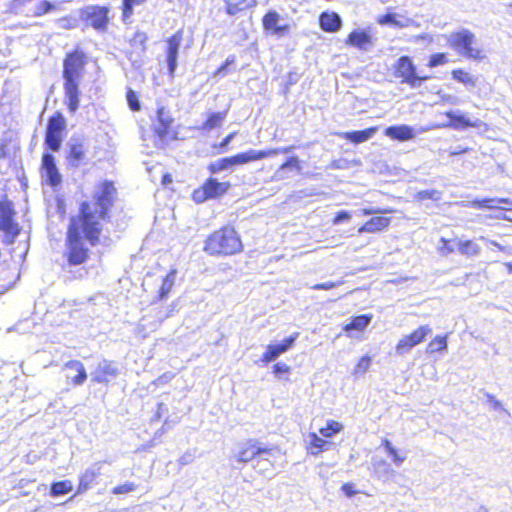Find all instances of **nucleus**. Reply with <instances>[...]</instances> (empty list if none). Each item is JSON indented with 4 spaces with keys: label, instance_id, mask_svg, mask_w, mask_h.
I'll use <instances>...</instances> for the list:
<instances>
[{
    "label": "nucleus",
    "instance_id": "obj_10",
    "mask_svg": "<svg viewBox=\"0 0 512 512\" xmlns=\"http://www.w3.org/2000/svg\"><path fill=\"white\" fill-rule=\"evenodd\" d=\"M393 69L394 76L401 78V83L409 85L412 89L417 88V67L410 56H400L394 63Z\"/></svg>",
    "mask_w": 512,
    "mask_h": 512
},
{
    "label": "nucleus",
    "instance_id": "obj_4",
    "mask_svg": "<svg viewBox=\"0 0 512 512\" xmlns=\"http://www.w3.org/2000/svg\"><path fill=\"white\" fill-rule=\"evenodd\" d=\"M116 196L117 189L112 181L104 180L95 187L92 195L93 204L89 203L99 222L100 220L110 221V212L114 206Z\"/></svg>",
    "mask_w": 512,
    "mask_h": 512
},
{
    "label": "nucleus",
    "instance_id": "obj_46",
    "mask_svg": "<svg viewBox=\"0 0 512 512\" xmlns=\"http://www.w3.org/2000/svg\"><path fill=\"white\" fill-rule=\"evenodd\" d=\"M447 62H448L447 54L439 52V53L432 54L429 57L427 66L430 68H435V67L444 65Z\"/></svg>",
    "mask_w": 512,
    "mask_h": 512
},
{
    "label": "nucleus",
    "instance_id": "obj_50",
    "mask_svg": "<svg viewBox=\"0 0 512 512\" xmlns=\"http://www.w3.org/2000/svg\"><path fill=\"white\" fill-rule=\"evenodd\" d=\"M236 61L235 55H229L224 63L214 72V77H222L228 74V67Z\"/></svg>",
    "mask_w": 512,
    "mask_h": 512
},
{
    "label": "nucleus",
    "instance_id": "obj_35",
    "mask_svg": "<svg viewBox=\"0 0 512 512\" xmlns=\"http://www.w3.org/2000/svg\"><path fill=\"white\" fill-rule=\"evenodd\" d=\"M457 251L465 256L473 257L480 253V246L473 240L455 242Z\"/></svg>",
    "mask_w": 512,
    "mask_h": 512
},
{
    "label": "nucleus",
    "instance_id": "obj_43",
    "mask_svg": "<svg viewBox=\"0 0 512 512\" xmlns=\"http://www.w3.org/2000/svg\"><path fill=\"white\" fill-rule=\"evenodd\" d=\"M224 118H225V113H221V112L210 113L207 117V120L204 123V127L208 128V129H214L221 125Z\"/></svg>",
    "mask_w": 512,
    "mask_h": 512
},
{
    "label": "nucleus",
    "instance_id": "obj_25",
    "mask_svg": "<svg viewBox=\"0 0 512 512\" xmlns=\"http://www.w3.org/2000/svg\"><path fill=\"white\" fill-rule=\"evenodd\" d=\"M67 378L71 379L75 386L84 384L87 379V373L82 362L71 360L65 364Z\"/></svg>",
    "mask_w": 512,
    "mask_h": 512
},
{
    "label": "nucleus",
    "instance_id": "obj_36",
    "mask_svg": "<svg viewBox=\"0 0 512 512\" xmlns=\"http://www.w3.org/2000/svg\"><path fill=\"white\" fill-rule=\"evenodd\" d=\"M73 490V484L70 480H61L53 482L50 486V495L60 497L70 493Z\"/></svg>",
    "mask_w": 512,
    "mask_h": 512
},
{
    "label": "nucleus",
    "instance_id": "obj_28",
    "mask_svg": "<svg viewBox=\"0 0 512 512\" xmlns=\"http://www.w3.org/2000/svg\"><path fill=\"white\" fill-rule=\"evenodd\" d=\"M376 132L377 127H369L364 130L342 132L340 136L353 144H361L371 139Z\"/></svg>",
    "mask_w": 512,
    "mask_h": 512
},
{
    "label": "nucleus",
    "instance_id": "obj_40",
    "mask_svg": "<svg viewBox=\"0 0 512 512\" xmlns=\"http://www.w3.org/2000/svg\"><path fill=\"white\" fill-rule=\"evenodd\" d=\"M207 170L213 175L220 173L221 171L231 170L228 157H223L211 162L207 166Z\"/></svg>",
    "mask_w": 512,
    "mask_h": 512
},
{
    "label": "nucleus",
    "instance_id": "obj_9",
    "mask_svg": "<svg viewBox=\"0 0 512 512\" xmlns=\"http://www.w3.org/2000/svg\"><path fill=\"white\" fill-rule=\"evenodd\" d=\"M108 6L88 5L80 10V19L98 32L107 30L110 18Z\"/></svg>",
    "mask_w": 512,
    "mask_h": 512
},
{
    "label": "nucleus",
    "instance_id": "obj_2",
    "mask_svg": "<svg viewBox=\"0 0 512 512\" xmlns=\"http://www.w3.org/2000/svg\"><path fill=\"white\" fill-rule=\"evenodd\" d=\"M86 64L87 55L79 47L68 52L63 61L62 77L64 80L65 104L71 114H74L79 108L81 94L79 86Z\"/></svg>",
    "mask_w": 512,
    "mask_h": 512
},
{
    "label": "nucleus",
    "instance_id": "obj_22",
    "mask_svg": "<svg viewBox=\"0 0 512 512\" xmlns=\"http://www.w3.org/2000/svg\"><path fill=\"white\" fill-rule=\"evenodd\" d=\"M319 27L326 33H336L341 30L343 21L341 16L334 11H323L320 13Z\"/></svg>",
    "mask_w": 512,
    "mask_h": 512
},
{
    "label": "nucleus",
    "instance_id": "obj_58",
    "mask_svg": "<svg viewBox=\"0 0 512 512\" xmlns=\"http://www.w3.org/2000/svg\"><path fill=\"white\" fill-rule=\"evenodd\" d=\"M494 202H497L499 204H511L512 205V200H510L508 198H498V199H484V200H482V206L486 207V208H493Z\"/></svg>",
    "mask_w": 512,
    "mask_h": 512
},
{
    "label": "nucleus",
    "instance_id": "obj_47",
    "mask_svg": "<svg viewBox=\"0 0 512 512\" xmlns=\"http://www.w3.org/2000/svg\"><path fill=\"white\" fill-rule=\"evenodd\" d=\"M54 8H55L54 3H52L48 0H42L36 5L34 15L37 17H40L44 14L49 13Z\"/></svg>",
    "mask_w": 512,
    "mask_h": 512
},
{
    "label": "nucleus",
    "instance_id": "obj_44",
    "mask_svg": "<svg viewBox=\"0 0 512 512\" xmlns=\"http://www.w3.org/2000/svg\"><path fill=\"white\" fill-rule=\"evenodd\" d=\"M442 198V192L436 189H430V190H421L417 193V199L418 200H427L430 199L432 201H440Z\"/></svg>",
    "mask_w": 512,
    "mask_h": 512
},
{
    "label": "nucleus",
    "instance_id": "obj_59",
    "mask_svg": "<svg viewBox=\"0 0 512 512\" xmlns=\"http://www.w3.org/2000/svg\"><path fill=\"white\" fill-rule=\"evenodd\" d=\"M388 455L397 467H400L406 459V455H400L396 448L393 449V452H389Z\"/></svg>",
    "mask_w": 512,
    "mask_h": 512
},
{
    "label": "nucleus",
    "instance_id": "obj_14",
    "mask_svg": "<svg viewBox=\"0 0 512 512\" xmlns=\"http://www.w3.org/2000/svg\"><path fill=\"white\" fill-rule=\"evenodd\" d=\"M41 177L50 187H57L62 182V176L56 165V159L52 153L44 152L41 159Z\"/></svg>",
    "mask_w": 512,
    "mask_h": 512
},
{
    "label": "nucleus",
    "instance_id": "obj_27",
    "mask_svg": "<svg viewBox=\"0 0 512 512\" xmlns=\"http://www.w3.org/2000/svg\"><path fill=\"white\" fill-rule=\"evenodd\" d=\"M231 170L254 161L262 160L261 150L249 149L232 156H227Z\"/></svg>",
    "mask_w": 512,
    "mask_h": 512
},
{
    "label": "nucleus",
    "instance_id": "obj_56",
    "mask_svg": "<svg viewBox=\"0 0 512 512\" xmlns=\"http://www.w3.org/2000/svg\"><path fill=\"white\" fill-rule=\"evenodd\" d=\"M236 134L237 132H232L228 134L226 137L223 138V140L218 145H215V147L219 148L221 153L227 152L228 146L233 141Z\"/></svg>",
    "mask_w": 512,
    "mask_h": 512
},
{
    "label": "nucleus",
    "instance_id": "obj_16",
    "mask_svg": "<svg viewBox=\"0 0 512 512\" xmlns=\"http://www.w3.org/2000/svg\"><path fill=\"white\" fill-rule=\"evenodd\" d=\"M281 15L276 10H269L262 18L263 30L272 36L278 38L284 37L289 34L290 25L287 23L281 24Z\"/></svg>",
    "mask_w": 512,
    "mask_h": 512
},
{
    "label": "nucleus",
    "instance_id": "obj_55",
    "mask_svg": "<svg viewBox=\"0 0 512 512\" xmlns=\"http://www.w3.org/2000/svg\"><path fill=\"white\" fill-rule=\"evenodd\" d=\"M352 215L349 211L347 210H340L336 213L334 219H333V224L334 225H339V224H342L344 222H347L351 219Z\"/></svg>",
    "mask_w": 512,
    "mask_h": 512
},
{
    "label": "nucleus",
    "instance_id": "obj_12",
    "mask_svg": "<svg viewBox=\"0 0 512 512\" xmlns=\"http://www.w3.org/2000/svg\"><path fill=\"white\" fill-rule=\"evenodd\" d=\"M432 333L429 325H422L411 334L404 336L396 345L395 351L399 356L405 355L418 344L422 343L428 335Z\"/></svg>",
    "mask_w": 512,
    "mask_h": 512
},
{
    "label": "nucleus",
    "instance_id": "obj_18",
    "mask_svg": "<svg viewBox=\"0 0 512 512\" xmlns=\"http://www.w3.org/2000/svg\"><path fill=\"white\" fill-rule=\"evenodd\" d=\"M120 374V369L113 361L102 360L97 368L91 373V381L99 384H108L115 380Z\"/></svg>",
    "mask_w": 512,
    "mask_h": 512
},
{
    "label": "nucleus",
    "instance_id": "obj_23",
    "mask_svg": "<svg viewBox=\"0 0 512 512\" xmlns=\"http://www.w3.org/2000/svg\"><path fill=\"white\" fill-rule=\"evenodd\" d=\"M104 463H108V461H104ZM102 464L103 462H96L85 470L80 476L77 493H83L91 487L96 478L101 475Z\"/></svg>",
    "mask_w": 512,
    "mask_h": 512
},
{
    "label": "nucleus",
    "instance_id": "obj_6",
    "mask_svg": "<svg viewBox=\"0 0 512 512\" xmlns=\"http://www.w3.org/2000/svg\"><path fill=\"white\" fill-rule=\"evenodd\" d=\"M67 121L60 111H56L48 118L44 137V146L47 150L58 152L61 149Z\"/></svg>",
    "mask_w": 512,
    "mask_h": 512
},
{
    "label": "nucleus",
    "instance_id": "obj_62",
    "mask_svg": "<svg viewBox=\"0 0 512 512\" xmlns=\"http://www.w3.org/2000/svg\"><path fill=\"white\" fill-rule=\"evenodd\" d=\"M341 490L347 497H353L357 491L353 483H345L342 485Z\"/></svg>",
    "mask_w": 512,
    "mask_h": 512
},
{
    "label": "nucleus",
    "instance_id": "obj_7",
    "mask_svg": "<svg viewBox=\"0 0 512 512\" xmlns=\"http://www.w3.org/2000/svg\"><path fill=\"white\" fill-rule=\"evenodd\" d=\"M230 188L231 183L229 181L220 182L217 178L210 176L199 188L193 191L192 199L197 204L220 199Z\"/></svg>",
    "mask_w": 512,
    "mask_h": 512
},
{
    "label": "nucleus",
    "instance_id": "obj_20",
    "mask_svg": "<svg viewBox=\"0 0 512 512\" xmlns=\"http://www.w3.org/2000/svg\"><path fill=\"white\" fill-rule=\"evenodd\" d=\"M346 45L362 51H369L374 45L371 28L353 29L347 36Z\"/></svg>",
    "mask_w": 512,
    "mask_h": 512
},
{
    "label": "nucleus",
    "instance_id": "obj_24",
    "mask_svg": "<svg viewBox=\"0 0 512 512\" xmlns=\"http://www.w3.org/2000/svg\"><path fill=\"white\" fill-rule=\"evenodd\" d=\"M173 118L170 115L169 110L165 107L161 106L157 109V121L154 124V131L156 135L163 139L165 138L170 130L171 124L173 123Z\"/></svg>",
    "mask_w": 512,
    "mask_h": 512
},
{
    "label": "nucleus",
    "instance_id": "obj_34",
    "mask_svg": "<svg viewBox=\"0 0 512 512\" xmlns=\"http://www.w3.org/2000/svg\"><path fill=\"white\" fill-rule=\"evenodd\" d=\"M309 439L312 455H318L323 451H327L333 445L332 442L324 440L323 438L319 437L316 433H310Z\"/></svg>",
    "mask_w": 512,
    "mask_h": 512
},
{
    "label": "nucleus",
    "instance_id": "obj_37",
    "mask_svg": "<svg viewBox=\"0 0 512 512\" xmlns=\"http://www.w3.org/2000/svg\"><path fill=\"white\" fill-rule=\"evenodd\" d=\"M451 74L454 80L464 84L468 88H474L477 84V78L462 69H454Z\"/></svg>",
    "mask_w": 512,
    "mask_h": 512
},
{
    "label": "nucleus",
    "instance_id": "obj_15",
    "mask_svg": "<svg viewBox=\"0 0 512 512\" xmlns=\"http://www.w3.org/2000/svg\"><path fill=\"white\" fill-rule=\"evenodd\" d=\"M183 40V30H178L167 39L166 64L170 77H174L178 67V54Z\"/></svg>",
    "mask_w": 512,
    "mask_h": 512
},
{
    "label": "nucleus",
    "instance_id": "obj_1",
    "mask_svg": "<svg viewBox=\"0 0 512 512\" xmlns=\"http://www.w3.org/2000/svg\"><path fill=\"white\" fill-rule=\"evenodd\" d=\"M102 224L96 219L89 201H83L79 206V213L70 219L67 230L65 256L70 266H78L89 258V249L85 246L86 240L92 247L100 243Z\"/></svg>",
    "mask_w": 512,
    "mask_h": 512
},
{
    "label": "nucleus",
    "instance_id": "obj_63",
    "mask_svg": "<svg viewBox=\"0 0 512 512\" xmlns=\"http://www.w3.org/2000/svg\"><path fill=\"white\" fill-rule=\"evenodd\" d=\"M487 402L490 403L494 410L502 409V403L497 400L492 394L485 393Z\"/></svg>",
    "mask_w": 512,
    "mask_h": 512
},
{
    "label": "nucleus",
    "instance_id": "obj_17",
    "mask_svg": "<svg viewBox=\"0 0 512 512\" xmlns=\"http://www.w3.org/2000/svg\"><path fill=\"white\" fill-rule=\"evenodd\" d=\"M298 337L299 332H295L278 343L269 344L260 359L261 362L268 364L275 361L280 355L284 354L294 346Z\"/></svg>",
    "mask_w": 512,
    "mask_h": 512
},
{
    "label": "nucleus",
    "instance_id": "obj_29",
    "mask_svg": "<svg viewBox=\"0 0 512 512\" xmlns=\"http://www.w3.org/2000/svg\"><path fill=\"white\" fill-rule=\"evenodd\" d=\"M391 222V218L384 216L373 217L365 222L359 229L358 233H377L386 229Z\"/></svg>",
    "mask_w": 512,
    "mask_h": 512
},
{
    "label": "nucleus",
    "instance_id": "obj_42",
    "mask_svg": "<svg viewBox=\"0 0 512 512\" xmlns=\"http://www.w3.org/2000/svg\"><path fill=\"white\" fill-rule=\"evenodd\" d=\"M342 429V424L334 420H329L326 426L320 429V434L325 438H331L339 433Z\"/></svg>",
    "mask_w": 512,
    "mask_h": 512
},
{
    "label": "nucleus",
    "instance_id": "obj_41",
    "mask_svg": "<svg viewBox=\"0 0 512 512\" xmlns=\"http://www.w3.org/2000/svg\"><path fill=\"white\" fill-rule=\"evenodd\" d=\"M225 3V12L229 16H235L239 12L250 7V4L238 3V0H223Z\"/></svg>",
    "mask_w": 512,
    "mask_h": 512
},
{
    "label": "nucleus",
    "instance_id": "obj_31",
    "mask_svg": "<svg viewBox=\"0 0 512 512\" xmlns=\"http://www.w3.org/2000/svg\"><path fill=\"white\" fill-rule=\"evenodd\" d=\"M372 467L375 476L384 482L391 480L392 477L397 474L396 471L391 468V465L383 459L374 460Z\"/></svg>",
    "mask_w": 512,
    "mask_h": 512
},
{
    "label": "nucleus",
    "instance_id": "obj_64",
    "mask_svg": "<svg viewBox=\"0 0 512 512\" xmlns=\"http://www.w3.org/2000/svg\"><path fill=\"white\" fill-rule=\"evenodd\" d=\"M336 287V283L328 281L324 283H319L313 286L315 290H330Z\"/></svg>",
    "mask_w": 512,
    "mask_h": 512
},
{
    "label": "nucleus",
    "instance_id": "obj_53",
    "mask_svg": "<svg viewBox=\"0 0 512 512\" xmlns=\"http://www.w3.org/2000/svg\"><path fill=\"white\" fill-rule=\"evenodd\" d=\"M290 370L291 368L286 363L283 362H277L273 366V373L278 378H282L283 375L289 374Z\"/></svg>",
    "mask_w": 512,
    "mask_h": 512
},
{
    "label": "nucleus",
    "instance_id": "obj_8",
    "mask_svg": "<svg viewBox=\"0 0 512 512\" xmlns=\"http://www.w3.org/2000/svg\"><path fill=\"white\" fill-rule=\"evenodd\" d=\"M64 152L69 167L78 168L86 164L88 146L85 137L81 134H73L66 142Z\"/></svg>",
    "mask_w": 512,
    "mask_h": 512
},
{
    "label": "nucleus",
    "instance_id": "obj_45",
    "mask_svg": "<svg viewBox=\"0 0 512 512\" xmlns=\"http://www.w3.org/2000/svg\"><path fill=\"white\" fill-rule=\"evenodd\" d=\"M56 24L61 29H74L78 26L79 20L74 16H65L56 20Z\"/></svg>",
    "mask_w": 512,
    "mask_h": 512
},
{
    "label": "nucleus",
    "instance_id": "obj_33",
    "mask_svg": "<svg viewBox=\"0 0 512 512\" xmlns=\"http://www.w3.org/2000/svg\"><path fill=\"white\" fill-rule=\"evenodd\" d=\"M372 315L362 314L351 318L350 322L343 327L346 333L351 331H363L371 322Z\"/></svg>",
    "mask_w": 512,
    "mask_h": 512
},
{
    "label": "nucleus",
    "instance_id": "obj_26",
    "mask_svg": "<svg viewBox=\"0 0 512 512\" xmlns=\"http://www.w3.org/2000/svg\"><path fill=\"white\" fill-rule=\"evenodd\" d=\"M385 135L392 140L400 142L412 140L416 134L414 128L409 125H391L385 129Z\"/></svg>",
    "mask_w": 512,
    "mask_h": 512
},
{
    "label": "nucleus",
    "instance_id": "obj_54",
    "mask_svg": "<svg viewBox=\"0 0 512 512\" xmlns=\"http://www.w3.org/2000/svg\"><path fill=\"white\" fill-rule=\"evenodd\" d=\"M441 242L443 243V246L440 248V252L443 255L450 254L457 250V246L455 244V242H458L457 240L450 241L446 240L445 238H441Z\"/></svg>",
    "mask_w": 512,
    "mask_h": 512
},
{
    "label": "nucleus",
    "instance_id": "obj_11",
    "mask_svg": "<svg viewBox=\"0 0 512 512\" xmlns=\"http://www.w3.org/2000/svg\"><path fill=\"white\" fill-rule=\"evenodd\" d=\"M274 450V448L264 446L258 440H249L245 446L233 456V459L239 464H245L256 457L265 459L266 456H271Z\"/></svg>",
    "mask_w": 512,
    "mask_h": 512
},
{
    "label": "nucleus",
    "instance_id": "obj_32",
    "mask_svg": "<svg viewBox=\"0 0 512 512\" xmlns=\"http://www.w3.org/2000/svg\"><path fill=\"white\" fill-rule=\"evenodd\" d=\"M147 0H122V21L125 24L132 22V17L138 7L144 6Z\"/></svg>",
    "mask_w": 512,
    "mask_h": 512
},
{
    "label": "nucleus",
    "instance_id": "obj_51",
    "mask_svg": "<svg viewBox=\"0 0 512 512\" xmlns=\"http://www.w3.org/2000/svg\"><path fill=\"white\" fill-rule=\"evenodd\" d=\"M137 489V485L133 482H125L124 484L115 486L112 489V493L114 495H120V494H128L130 492H133Z\"/></svg>",
    "mask_w": 512,
    "mask_h": 512
},
{
    "label": "nucleus",
    "instance_id": "obj_52",
    "mask_svg": "<svg viewBox=\"0 0 512 512\" xmlns=\"http://www.w3.org/2000/svg\"><path fill=\"white\" fill-rule=\"evenodd\" d=\"M173 286V279H171V275H167L162 282V285L159 290V298L163 299L167 297L171 288Z\"/></svg>",
    "mask_w": 512,
    "mask_h": 512
},
{
    "label": "nucleus",
    "instance_id": "obj_30",
    "mask_svg": "<svg viewBox=\"0 0 512 512\" xmlns=\"http://www.w3.org/2000/svg\"><path fill=\"white\" fill-rule=\"evenodd\" d=\"M288 170H295L297 172L301 171V165L298 156H291L287 158L286 161L281 164L280 167L275 171L273 179L276 181L286 179L288 177L286 174Z\"/></svg>",
    "mask_w": 512,
    "mask_h": 512
},
{
    "label": "nucleus",
    "instance_id": "obj_48",
    "mask_svg": "<svg viewBox=\"0 0 512 512\" xmlns=\"http://www.w3.org/2000/svg\"><path fill=\"white\" fill-rule=\"evenodd\" d=\"M126 100L129 108L132 111H139L141 108L140 101L138 99L137 93L132 89H128L126 93Z\"/></svg>",
    "mask_w": 512,
    "mask_h": 512
},
{
    "label": "nucleus",
    "instance_id": "obj_3",
    "mask_svg": "<svg viewBox=\"0 0 512 512\" xmlns=\"http://www.w3.org/2000/svg\"><path fill=\"white\" fill-rule=\"evenodd\" d=\"M203 250L211 256H228L241 252L243 244L238 232L225 226L207 237Z\"/></svg>",
    "mask_w": 512,
    "mask_h": 512
},
{
    "label": "nucleus",
    "instance_id": "obj_13",
    "mask_svg": "<svg viewBox=\"0 0 512 512\" xmlns=\"http://www.w3.org/2000/svg\"><path fill=\"white\" fill-rule=\"evenodd\" d=\"M15 210L13 203L8 200H0V231L12 234V240L19 234L18 224L14 222Z\"/></svg>",
    "mask_w": 512,
    "mask_h": 512
},
{
    "label": "nucleus",
    "instance_id": "obj_5",
    "mask_svg": "<svg viewBox=\"0 0 512 512\" xmlns=\"http://www.w3.org/2000/svg\"><path fill=\"white\" fill-rule=\"evenodd\" d=\"M447 41L452 49L465 58L474 60L483 58L482 51L473 47L476 36L469 29L463 28L457 32H452Z\"/></svg>",
    "mask_w": 512,
    "mask_h": 512
},
{
    "label": "nucleus",
    "instance_id": "obj_38",
    "mask_svg": "<svg viewBox=\"0 0 512 512\" xmlns=\"http://www.w3.org/2000/svg\"><path fill=\"white\" fill-rule=\"evenodd\" d=\"M448 348L447 344V335L444 336H436L432 339L427 345V353H436L446 351Z\"/></svg>",
    "mask_w": 512,
    "mask_h": 512
},
{
    "label": "nucleus",
    "instance_id": "obj_39",
    "mask_svg": "<svg viewBox=\"0 0 512 512\" xmlns=\"http://www.w3.org/2000/svg\"><path fill=\"white\" fill-rule=\"evenodd\" d=\"M148 40V36L143 31H136L133 37L129 40V43L132 47L140 48L141 53H145L147 50L146 42Z\"/></svg>",
    "mask_w": 512,
    "mask_h": 512
},
{
    "label": "nucleus",
    "instance_id": "obj_61",
    "mask_svg": "<svg viewBox=\"0 0 512 512\" xmlns=\"http://www.w3.org/2000/svg\"><path fill=\"white\" fill-rule=\"evenodd\" d=\"M194 457H195V455H194V453H193V452H191V451H187V452H185V453H184V454L179 458L178 462H179V464H180L181 466H185V465H188V464L192 463V462H193V460H194Z\"/></svg>",
    "mask_w": 512,
    "mask_h": 512
},
{
    "label": "nucleus",
    "instance_id": "obj_19",
    "mask_svg": "<svg viewBox=\"0 0 512 512\" xmlns=\"http://www.w3.org/2000/svg\"><path fill=\"white\" fill-rule=\"evenodd\" d=\"M449 119V123L445 124V127H451L455 130H466L468 128H479L484 123L480 119H470L467 114L459 109L449 110L445 113Z\"/></svg>",
    "mask_w": 512,
    "mask_h": 512
},
{
    "label": "nucleus",
    "instance_id": "obj_49",
    "mask_svg": "<svg viewBox=\"0 0 512 512\" xmlns=\"http://www.w3.org/2000/svg\"><path fill=\"white\" fill-rule=\"evenodd\" d=\"M294 149V146L280 147V148H272L268 150H261L262 159L272 157L278 154H288Z\"/></svg>",
    "mask_w": 512,
    "mask_h": 512
},
{
    "label": "nucleus",
    "instance_id": "obj_60",
    "mask_svg": "<svg viewBox=\"0 0 512 512\" xmlns=\"http://www.w3.org/2000/svg\"><path fill=\"white\" fill-rule=\"evenodd\" d=\"M300 79V75L297 72H289L287 75L285 93L289 91V86L295 85Z\"/></svg>",
    "mask_w": 512,
    "mask_h": 512
},
{
    "label": "nucleus",
    "instance_id": "obj_21",
    "mask_svg": "<svg viewBox=\"0 0 512 512\" xmlns=\"http://www.w3.org/2000/svg\"><path fill=\"white\" fill-rule=\"evenodd\" d=\"M377 23L380 24L381 26H388L392 28H407L410 26H420V24L417 23L412 18L394 12H387L386 14L379 16L377 19Z\"/></svg>",
    "mask_w": 512,
    "mask_h": 512
},
{
    "label": "nucleus",
    "instance_id": "obj_57",
    "mask_svg": "<svg viewBox=\"0 0 512 512\" xmlns=\"http://www.w3.org/2000/svg\"><path fill=\"white\" fill-rule=\"evenodd\" d=\"M371 364V359L367 356L362 357L355 368V373H365Z\"/></svg>",
    "mask_w": 512,
    "mask_h": 512
}]
</instances>
